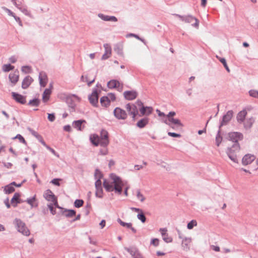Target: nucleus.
Masks as SVG:
<instances>
[{"instance_id": "44", "label": "nucleus", "mask_w": 258, "mask_h": 258, "mask_svg": "<svg viewBox=\"0 0 258 258\" xmlns=\"http://www.w3.org/2000/svg\"><path fill=\"white\" fill-rule=\"evenodd\" d=\"M137 217H138V219L141 220L143 223L145 222V221L146 220V218L145 216L144 215V214H143V212H142V213L138 214Z\"/></svg>"}, {"instance_id": "38", "label": "nucleus", "mask_w": 258, "mask_h": 258, "mask_svg": "<svg viewBox=\"0 0 258 258\" xmlns=\"http://www.w3.org/2000/svg\"><path fill=\"white\" fill-rule=\"evenodd\" d=\"M197 226V222L196 220H192L187 225V228L188 229H192L194 227Z\"/></svg>"}, {"instance_id": "33", "label": "nucleus", "mask_w": 258, "mask_h": 258, "mask_svg": "<svg viewBox=\"0 0 258 258\" xmlns=\"http://www.w3.org/2000/svg\"><path fill=\"white\" fill-rule=\"evenodd\" d=\"M232 118V114H225L223 117L221 125L226 124Z\"/></svg>"}, {"instance_id": "22", "label": "nucleus", "mask_w": 258, "mask_h": 258, "mask_svg": "<svg viewBox=\"0 0 258 258\" xmlns=\"http://www.w3.org/2000/svg\"><path fill=\"white\" fill-rule=\"evenodd\" d=\"M33 80L30 76H27L23 80L22 87L23 89H27L32 83Z\"/></svg>"}, {"instance_id": "4", "label": "nucleus", "mask_w": 258, "mask_h": 258, "mask_svg": "<svg viewBox=\"0 0 258 258\" xmlns=\"http://www.w3.org/2000/svg\"><path fill=\"white\" fill-rule=\"evenodd\" d=\"M174 114H167L165 115V114H158L161 118V120L173 128L182 126L180 120L174 118L173 116Z\"/></svg>"}, {"instance_id": "41", "label": "nucleus", "mask_w": 258, "mask_h": 258, "mask_svg": "<svg viewBox=\"0 0 258 258\" xmlns=\"http://www.w3.org/2000/svg\"><path fill=\"white\" fill-rule=\"evenodd\" d=\"M220 61L223 64L224 68L226 69L228 72H230V70L227 64L226 59L224 58H219Z\"/></svg>"}, {"instance_id": "15", "label": "nucleus", "mask_w": 258, "mask_h": 258, "mask_svg": "<svg viewBox=\"0 0 258 258\" xmlns=\"http://www.w3.org/2000/svg\"><path fill=\"white\" fill-rule=\"evenodd\" d=\"M123 96L125 99L127 100H133L137 97L138 93L137 91L134 90L126 91L124 92Z\"/></svg>"}, {"instance_id": "55", "label": "nucleus", "mask_w": 258, "mask_h": 258, "mask_svg": "<svg viewBox=\"0 0 258 258\" xmlns=\"http://www.w3.org/2000/svg\"><path fill=\"white\" fill-rule=\"evenodd\" d=\"M101 154L105 155L108 154V149L106 147H105L103 150L100 151Z\"/></svg>"}, {"instance_id": "10", "label": "nucleus", "mask_w": 258, "mask_h": 258, "mask_svg": "<svg viewBox=\"0 0 258 258\" xmlns=\"http://www.w3.org/2000/svg\"><path fill=\"white\" fill-rule=\"evenodd\" d=\"M66 101L68 104L69 107L70 108L69 111H75L76 110L75 108L76 106L77 103L79 102V98L75 95L69 96L66 98Z\"/></svg>"}, {"instance_id": "27", "label": "nucleus", "mask_w": 258, "mask_h": 258, "mask_svg": "<svg viewBox=\"0 0 258 258\" xmlns=\"http://www.w3.org/2000/svg\"><path fill=\"white\" fill-rule=\"evenodd\" d=\"M20 195L19 193H15L11 200V204L14 207H16L18 203L21 202L20 199Z\"/></svg>"}, {"instance_id": "24", "label": "nucleus", "mask_w": 258, "mask_h": 258, "mask_svg": "<svg viewBox=\"0 0 258 258\" xmlns=\"http://www.w3.org/2000/svg\"><path fill=\"white\" fill-rule=\"evenodd\" d=\"M51 93L50 89H45L42 96V99L43 102L46 103L49 100Z\"/></svg>"}, {"instance_id": "7", "label": "nucleus", "mask_w": 258, "mask_h": 258, "mask_svg": "<svg viewBox=\"0 0 258 258\" xmlns=\"http://www.w3.org/2000/svg\"><path fill=\"white\" fill-rule=\"evenodd\" d=\"M95 176L96 178H97V180L95 182V187H96V197L101 198L103 197V189L101 187V181L100 178L102 177V175L101 172L96 170L95 173Z\"/></svg>"}, {"instance_id": "43", "label": "nucleus", "mask_w": 258, "mask_h": 258, "mask_svg": "<svg viewBox=\"0 0 258 258\" xmlns=\"http://www.w3.org/2000/svg\"><path fill=\"white\" fill-rule=\"evenodd\" d=\"M114 116L118 119H124L126 118V114H113Z\"/></svg>"}, {"instance_id": "13", "label": "nucleus", "mask_w": 258, "mask_h": 258, "mask_svg": "<svg viewBox=\"0 0 258 258\" xmlns=\"http://www.w3.org/2000/svg\"><path fill=\"white\" fill-rule=\"evenodd\" d=\"M159 231L162 237L163 240L166 243H171L172 242V238L169 236L167 233V229L166 228H160Z\"/></svg>"}, {"instance_id": "60", "label": "nucleus", "mask_w": 258, "mask_h": 258, "mask_svg": "<svg viewBox=\"0 0 258 258\" xmlns=\"http://www.w3.org/2000/svg\"><path fill=\"white\" fill-rule=\"evenodd\" d=\"M7 12L8 13V14L10 16H11L13 17L15 19V20H17L16 16L15 15V14L11 11H10L9 9H7Z\"/></svg>"}, {"instance_id": "48", "label": "nucleus", "mask_w": 258, "mask_h": 258, "mask_svg": "<svg viewBox=\"0 0 258 258\" xmlns=\"http://www.w3.org/2000/svg\"><path fill=\"white\" fill-rule=\"evenodd\" d=\"M21 70L25 73H29L31 72V68L29 66H23L22 67Z\"/></svg>"}, {"instance_id": "30", "label": "nucleus", "mask_w": 258, "mask_h": 258, "mask_svg": "<svg viewBox=\"0 0 258 258\" xmlns=\"http://www.w3.org/2000/svg\"><path fill=\"white\" fill-rule=\"evenodd\" d=\"M253 122L254 120L252 118L246 117L243 123L244 124V127L247 128H250L252 126Z\"/></svg>"}, {"instance_id": "54", "label": "nucleus", "mask_w": 258, "mask_h": 258, "mask_svg": "<svg viewBox=\"0 0 258 258\" xmlns=\"http://www.w3.org/2000/svg\"><path fill=\"white\" fill-rule=\"evenodd\" d=\"M60 180L59 179H54L51 181V182L55 185L59 186V182Z\"/></svg>"}, {"instance_id": "31", "label": "nucleus", "mask_w": 258, "mask_h": 258, "mask_svg": "<svg viewBox=\"0 0 258 258\" xmlns=\"http://www.w3.org/2000/svg\"><path fill=\"white\" fill-rule=\"evenodd\" d=\"M148 123V119L147 117H144L140 120L137 124V125L140 128L144 127Z\"/></svg>"}, {"instance_id": "57", "label": "nucleus", "mask_w": 258, "mask_h": 258, "mask_svg": "<svg viewBox=\"0 0 258 258\" xmlns=\"http://www.w3.org/2000/svg\"><path fill=\"white\" fill-rule=\"evenodd\" d=\"M211 248L213 250L215 251H220V247L218 246H215V245H211L210 246Z\"/></svg>"}, {"instance_id": "56", "label": "nucleus", "mask_w": 258, "mask_h": 258, "mask_svg": "<svg viewBox=\"0 0 258 258\" xmlns=\"http://www.w3.org/2000/svg\"><path fill=\"white\" fill-rule=\"evenodd\" d=\"M113 113H125V111L120 108L117 107L114 110Z\"/></svg>"}, {"instance_id": "49", "label": "nucleus", "mask_w": 258, "mask_h": 258, "mask_svg": "<svg viewBox=\"0 0 258 258\" xmlns=\"http://www.w3.org/2000/svg\"><path fill=\"white\" fill-rule=\"evenodd\" d=\"M39 101L38 99H34L29 102V104L32 106H36L38 105Z\"/></svg>"}, {"instance_id": "2", "label": "nucleus", "mask_w": 258, "mask_h": 258, "mask_svg": "<svg viewBox=\"0 0 258 258\" xmlns=\"http://www.w3.org/2000/svg\"><path fill=\"white\" fill-rule=\"evenodd\" d=\"M126 109L129 113H152L154 110L152 107L144 106L143 103L138 100L135 104L128 103L126 105Z\"/></svg>"}, {"instance_id": "36", "label": "nucleus", "mask_w": 258, "mask_h": 258, "mask_svg": "<svg viewBox=\"0 0 258 258\" xmlns=\"http://www.w3.org/2000/svg\"><path fill=\"white\" fill-rule=\"evenodd\" d=\"M14 69V67L10 64H6L2 67L3 71L5 72H8Z\"/></svg>"}, {"instance_id": "8", "label": "nucleus", "mask_w": 258, "mask_h": 258, "mask_svg": "<svg viewBox=\"0 0 258 258\" xmlns=\"http://www.w3.org/2000/svg\"><path fill=\"white\" fill-rule=\"evenodd\" d=\"M14 223L18 231L23 235L28 236L30 234V231L26 226L25 224L20 219H16L14 221Z\"/></svg>"}, {"instance_id": "23", "label": "nucleus", "mask_w": 258, "mask_h": 258, "mask_svg": "<svg viewBox=\"0 0 258 258\" xmlns=\"http://www.w3.org/2000/svg\"><path fill=\"white\" fill-rule=\"evenodd\" d=\"M99 18L105 21L117 22V19L115 16L104 15L102 14L98 15Z\"/></svg>"}, {"instance_id": "50", "label": "nucleus", "mask_w": 258, "mask_h": 258, "mask_svg": "<svg viewBox=\"0 0 258 258\" xmlns=\"http://www.w3.org/2000/svg\"><path fill=\"white\" fill-rule=\"evenodd\" d=\"M15 138L19 139L21 142H22L25 144H26V142L25 140L21 135H17Z\"/></svg>"}, {"instance_id": "25", "label": "nucleus", "mask_w": 258, "mask_h": 258, "mask_svg": "<svg viewBox=\"0 0 258 258\" xmlns=\"http://www.w3.org/2000/svg\"><path fill=\"white\" fill-rule=\"evenodd\" d=\"M117 222L123 227H126L127 228H130L132 230L133 233H135L137 232V230L135 228L132 227V224L131 223H125L123 222L121 219H118Z\"/></svg>"}, {"instance_id": "11", "label": "nucleus", "mask_w": 258, "mask_h": 258, "mask_svg": "<svg viewBox=\"0 0 258 258\" xmlns=\"http://www.w3.org/2000/svg\"><path fill=\"white\" fill-rule=\"evenodd\" d=\"M107 86L110 89H116L118 91L121 92L123 89V84L120 83L116 80H111L107 83Z\"/></svg>"}, {"instance_id": "6", "label": "nucleus", "mask_w": 258, "mask_h": 258, "mask_svg": "<svg viewBox=\"0 0 258 258\" xmlns=\"http://www.w3.org/2000/svg\"><path fill=\"white\" fill-rule=\"evenodd\" d=\"M43 196L47 201L51 202L50 204L48 205V207L51 213L54 214L52 205H56L57 204L54 195L50 190L48 189L44 192Z\"/></svg>"}, {"instance_id": "58", "label": "nucleus", "mask_w": 258, "mask_h": 258, "mask_svg": "<svg viewBox=\"0 0 258 258\" xmlns=\"http://www.w3.org/2000/svg\"><path fill=\"white\" fill-rule=\"evenodd\" d=\"M48 119L50 121H53L55 119L54 114H48Z\"/></svg>"}, {"instance_id": "37", "label": "nucleus", "mask_w": 258, "mask_h": 258, "mask_svg": "<svg viewBox=\"0 0 258 258\" xmlns=\"http://www.w3.org/2000/svg\"><path fill=\"white\" fill-rule=\"evenodd\" d=\"M236 118L239 123L243 122L246 118V114H237Z\"/></svg>"}, {"instance_id": "17", "label": "nucleus", "mask_w": 258, "mask_h": 258, "mask_svg": "<svg viewBox=\"0 0 258 258\" xmlns=\"http://www.w3.org/2000/svg\"><path fill=\"white\" fill-rule=\"evenodd\" d=\"M13 98L17 102L24 104L26 102V97L21 94L15 92L12 93Z\"/></svg>"}, {"instance_id": "63", "label": "nucleus", "mask_w": 258, "mask_h": 258, "mask_svg": "<svg viewBox=\"0 0 258 258\" xmlns=\"http://www.w3.org/2000/svg\"><path fill=\"white\" fill-rule=\"evenodd\" d=\"M4 203L8 208H10V205L9 204V201L8 199L5 200Z\"/></svg>"}, {"instance_id": "18", "label": "nucleus", "mask_w": 258, "mask_h": 258, "mask_svg": "<svg viewBox=\"0 0 258 258\" xmlns=\"http://www.w3.org/2000/svg\"><path fill=\"white\" fill-rule=\"evenodd\" d=\"M192 241V239L190 237H184L182 240V247L183 250L188 251L190 249V244Z\"/></svg>"}, {"instance_id": "64", "label": "nucleus", "mask_w": 258, "mask_h": 258, "mask_svg": "<svg viewBox=\"0 0 258 258\" xmlns=\"http://www.w3.org/2000/svg\"><path fill=\"white\" fill-rule=\"evenodd\" d=\"M143 168V166H142V165H136L135 166V168L136 170H139L142 168Z\"/></svg>"}, {"instance_id": "46", "label": "nucleus", "mask_w": 258, "mask_h": 258, "mask_svg": "<svg viewBox=\"0 0 258 258\" xmlns=\"http://www.w3.org/2000/svg\"><path fill=\"white\" fill-rule=\"evenodd\" d=\"M76 214V212L74 210H66V216L67 217H72L74 216Z\"/></svg>"}, {"instance_id": "61", "label": "nucleus", "mask_w": 258, "mask_h": 258, "mask_svg": "<svg viewBox=\"0 0 258 258\" xmlns=\"http://www.w3.org/2000/svg\"><path fill=\"white\" fill-rule=\"evenodd\" d=\"M106 221L105 220H102L101 222L99 223V225L101 227V228L102 229L105 226Z\"/></svg>"}, {"instance_id": "39", "label": "nucleus", "mask_w": 258, "mask_h": 258, "mask_svg": "<svg viewBox=\"0 0 258 258\" xmlns=\"http://www.w3.org/2000/svg\"><path fill=\"white\" fill-rule=\"evenodd\" d=\"M137 197L140 202H143L145 200V197L143 195V194L141 192L140 190H137Z\"/></svg>"}, {"instance_id": "21", "label": "nucleus", "mask_w": 258, "mask_h": 258, "mask_svg": "<svg viewBox=\"0 0 258 258\" xmlns=\"http://www.w3.org/2000/svg\"><path fill=\"white\" fill-rule=\"evenodd\" d=\"M104 47L105 48V51L104 54L102 56V59H106L110 57L111 54V48L108 44H104Z\"/></svg>"}, {"instance_id": "62", "label": "nucleus", "mask_w": 258, "mask_h": 258, "mask_svg": "<svg viewBox=\"0 0 258 258\" xmlns=\"http://www.w3.org/2000/svg\"><path fill=\"white\" fill-rule=\"evenodd\" d=\"M10 61L12 63H15L17 61V58L15 56H12L9 58Z\"/></svg>"}, {"instance_id": "34", "label": "nucleus", "mask_w": 258, "mask_h": 258, "mask_svg": "<svg viewBox=\"0 0 258 258\" xmlns=\"http://www.w3.org/2000/svg\"><path fill=\"white\" fill-rule=\"evenodd\" d=\"M27 202L32 207H37V203L36 202V196H34L33 198L28 199L27 200Z\"/></svg>"}, {"instance_id": "51", "label": "nucleus", "mask_w": 258, "mask_h": 258, "mask_svg": "<svg viewBox=\"0 0 258 258\" xmlns=\"http://www.w3.org/2000/svg\"><path fill=\"white\" fill-rule=\"evenodd\" d=\"M106 97L109 98L110 102V101H114L116 98L115 95L113 93H109Z\"/></svg>"}, {"instance_id": "45", "label": "nucleus", "mask_w": 258, "mask_h": 258, "mask_svg": "<svg viewBox=\"0 0 258 258\" xmlns=\"http://www.w3.org/2000/svg\"><path fill=\"white\" fill-rule=\"evenodd\" d=\"M84 201L82 200H76L75 202V206L77 208H80L83 205Z\"/></svg>"}, {"instance_id": "28", "label": "nucleus", "mask_w": 258, "mask_h": 258, "mask_svg": "<svg viewBox=\"0 0 258 258\" xmlns=\"http://www.w3.org/2000/svg\"><path fill=\"white\" fill-rule=\"evenodd\" d=\"M13 184H16V182H13L5 187L4 191L6 194H10L15 191V188L13 186Z\"/></svg>"}, {"instance_id": "26", "label": "nucleus", "mask_w": 258, "mask_h": 258, "mask_svg": "<svg viewBox=\"0 0 258 258\" xmlns=\"http://www.w3.org/2000/svg\"><path fill=\"white\" fill-rule=\"evenodd\" d=\"M123 45L122 43H118L116 44L114 47V51L119 55L121 56L123 55Z\"/></svg>"}, {"instance_id": "32", "label": "nucleus", "mask_w": 258, "mask_h": 258, "mask_svg": "<svg viewBox=\"0 0 258 258\" xmlns=\"http://www.w3.org/2000/svg\"><path fill=\"white\" fill-rule=\"evenodd\" d=\"M100 103L102 106L107 107L110 105L109 98L106 96H103L100 98Z\"/></svg>"}, {"instance_id": "53", "label": "nucleus", "mask_w": 258, "mask_h": 258, "mask_svg": "<svg viewBox=\"0 0 258 258\" xmlns=\"http://www.w3.org/2000/svg\"><path fill=\"white\" fill-rule=\"evenodd\" d=\"M168 135L170 137H174V138H179V137H180V136H181V135L180 134H176L175 133H171V132H168Z\"/></svg>"}, {"instance_id": "14", "label": "nucleus", "mask_w": 258, "mask_h": 258, "mask_svg": "<svg viewBox=\"0 0 258 258\" xmlns=\"http://www.w3.org/2000/svg\"><path fill=\"white\" fill-rule=\"evenodd\" d=\"M9 79L12 83V85L14 86L18 82L19 79V73L18 71L16 70L12 73H10L9 76Z\"/></svg>"}, {"instance_id": "29", "label": "nucleus", "mask_w": 258, "mask_h": 258, "mask_svg": "<svg viewBox=\"0 0 258 258\" xmlns=\"http://www.w3.org/2000/svg\"><path fill=\"white\" fill-rule=\"evenodd\" d=\"M85 122L84 120H79L77 121H75L73 122V126L76 128L77 130L81 131L82 128L84 127V125H82L83 123Z\"/></svg>"}, {"instance_id": "12", "label": "nucleus", "mask_w": 258, "mask_h": 258, "mask_svg": "<svg viewBox=\"0 0 258 258\" xmlns=\"http://www.w3.org/2000/svg\"><path fill=\"white\" fill-rule=\"evenodd\" d=\"M228 137L231 141L235 142L234 143H238V141L242 140L243 135L239 132H231L229 133Z\"/></svg>"}, {"instance_id": "19", "label": "nucleus", "mask_w": 258, "mask_h": 258, "mask_svg": "<svg viewBox=\"0 0 258 258\" xmlns=\"http://www.w3.org/2000/svg\"><path fill=\"white\" fill-rule=\"evenodd\" d=\"M255 159V156L251 154H246L242 158V162L244 165L250 164Z\"/></svg>"}, {"instance_id": "40", "label": "nucleus", "mask_w": 258, "mask_h": 258, "mask_svg": "<svg viewBox=\"0 0 258 258\" xmlns=\"http://www.w3.org/2000/svg\"><path fill=\"white\" fill-rule=\"evenodd\" d=\"M222 141V137L220 135V131H218V133L216 137V144L217 146H219Z\"/></svg>"}, {"instance_id": "35", "label": "nucleus", "mask_w": 258, "mask_h": 258, "mask_svg": "<svg viewBox=\"0 0 258 258\" xmlns=\"http://www.w3.org/2000/svg\"><path fill=\"white\" fill-rule=\"evenodd\" d=\"M81 80L84 82H87L88 85L90 86L92 83H93L95 81V78H94L92 80H89L88 79V76H82L81 77Z\"/></svg>"}, {"instance_id": "16", "label": "nucleus", "mask_w": 258, "mask_h": 258, "mask_svg": "<svg viewBox=\"0 0 258 258\" xmlns=\"http://www.w3.org/2000/svg\"><path fill=\"white\" fill-rule=\"evenodd\" d=\"M39 83L41 87H45L48 82V77L46 73L41 72L39 75Z\"/></svg>"}, {"instance_id": "47", "label": "nucleus", "mask_w": 258, "mask_h": 258, "mask_svg": "<svg viewBox=\"0 0 258 258\" xmlns=\"http://www.w3.org/2000/svg\"><path fill=\"white\" fill-rule=\"evenodd\" d=\"M151 244L154 246H157L159 244V240L158 238L152 239L151 241Z\"/></svg>"}, {"instance_id": "1", "label": "nucleus", "mask_w": 258, "mask_h": 258, "mask_svg": "<svg viewBox=\"0 0 258 258\" xmlns=\"http://www.w3.org/2000/svg\"><path fill=\"white\" fill-rule=\"evenodd\" d=\"M103 186L107 191H114L117 195H120L124 190L125 196H127V190L130 187L126 182L113 173L110 174L109 177L104 180Z\"/></svg>"}, {"instance_id": "20", "label": "nucleus", "mask_w": 258, "mask_h": 258, "mask_svg": "<svg viewBox=\"0 0 258 258\" xmlns=\"http://www.w3.org/2000/svg\"><path fill=\"white\" fill-rule=\"evenodd\" d=\"M90 102L94 106L97 103L98 100V96L97 90L94 91L91 95L89 97Z\"/></svg>"}, {"instance_id": "52", "label": "nucleus", "mask_w": 258, "mask_h": 258, "mask_svg": "<svg viewBox=\"0 0 258 258\" xmlns=\"http://www.w3.org/2000/svg\"><path fill=\"white\" fill-rule=\"evenodd\" d=\"M251 111H252V108L251 106H248L240 111L239 113H247Z\"/></svg>"}, {"instance_id": "3", "label": "nucleus", "mask_w": 258, "mask_h": 258, "mask_svg": "<svg viewBox=\"0 0 258 258\" xmlns=\"http://www.w3.org/2000/svg\"><path fill=\"white\" fill-rule=\"evenodd\" d=\"M91 143L97 146L100 145L103 147H107L109 143L108 132L104 130H101L100 136L92 135L90 137Z\"/></svg>"}, {"instance_id": "9", "label": "nucleus", "mask_w": 258, "mask_h": 258, "mask_svg": "<svg viewBox=\"0 0 258 258\" xmlns=\"http://www.w3.org/2000/svg\"><path fill=\"white\" fill-rule=\"evenodd\" d=\"M175 16L178 17L181 21H184L185 23H191L195 22V23L192 24L191 25L196 28H199V21L195 17L190 15L183 16L178 14H175Z\"/></svg>"}, {"instance_id": "59", "label": "nucleus", "mask_w": 258, "mask_h": 258, "mask_svg": "<svg viewBox=\"0 0 258 258\" xmlns=\"http://www.w3.org/2000/svg\"><path fill=\"white\" fill-rule=\"evenodd\" d=\"M133 258H143L142 256L139 252H134V254H132Z\"/></svg>"}, {"instance_id": "5", "label": "nucleus", "mask_w": 258, "mask_h": 258, "mask_svg": "<svg viewBox=\"0 0 258 258\" xmlns=\"http://www.w3.org/2000/svg\"><path fill=\"white\" fill-rule=\"evenodd\" d=\"M240 149L239 144L234 143L231 147L227 148L226 154L228 157L234 163H238L236 154Z\"/></svg>"}, {"instance_id": "42", "label": "nucleus", "mask_w": 258, "mask_h": 258, "mask_svg": "<svg viewBox=\"0 0 258 258\" xmlns=\"http://www.w3.org/2000/svg\"><path fill=\"white\" fill-rule=\"evenodd\" d=\"M249 94L251 97L258 99V91L255 90H251L249 91Z\"/></svg>"}]
</instances>
